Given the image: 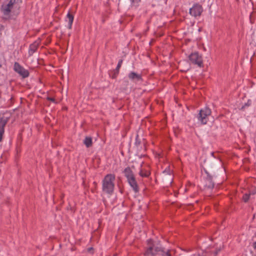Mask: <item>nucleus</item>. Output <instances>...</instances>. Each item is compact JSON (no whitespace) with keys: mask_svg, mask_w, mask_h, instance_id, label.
Masks as SVG:
<instances>
[{"mask_svg":"<svg viewBox=\"0 0 256 256\" xmlns=\"http://www.w3.org/2000/svg\"><path fill=\"white\" fill-rule=\"evenodd\" d=\"M147 244L144 252L146 256H172L170 250L165 248L158 242L148 239L147 240Z\"/></svg>","mask_w":256,"mask_h":256,"instance_id":"nucleus-1","label":"nucleus"},{"mask_svg":"<svg viewBox=\"0 0 256 256\" xmlns=\"http://www.w3.org/2000/svg\"><path fill=\"white\" fill-rule=\"evenodd\" d=\"M116 176L113 174H106L102 180V192L110 196L114 192Z\"/></svg>","mask_w":256,"mask_h":256,"instance_id":"nucleus-2","label":"nucleus"},{"mask_svg":"<svg viewBox=\"0 0 256 256\" xmlns=\"http://www.w3.org/2000/svg\"><path fill=\"white\" fill-rule=\"evenodd\" d=\"M123 173L127 179L128 184L134 192L136 193L138 192H139V188L134 175L131 168L130 167H126L124 170Z\"/></svg>","mask_w":256,"mask_h":256,"instance_id":"nucleus-3","label":"nucleus"},{"mask_svg":"<svg viewBox=\"0 0 256 256\" xmlns=\"http://www.w3.org/2000/svg\"><path fill=\"white\" fill-rule=\"evenodd\" d=\"M211 110L206 106L200 110L196 117L198 122L201 124H206L209 120V116L211 115Z\"/></svg>","mask_w":256,"mask_h":256,"instance_id":"nucleus-4","label":"nucleus"},{"mask_svg":"<svg viewBox=\"0 0 256 256\" xmlns=\"http://www.w3.org/2000/svg\"><path fill=\"white\" fill-rule=\"evenodd\" d=\"M188 58L190 62L198 66V67H202L203 66V60L202 56L198 52L192 53L189 56Z\"/></svg>","mask_w":256,"mask_h":256,"instance_id":"nucleus-5","label":"nucleus"},{"mask_svg":"<svg viewBox=\"0 0 256 256\" xmlns=\"http://www.w3.org/2000/svg\"><path fill=\"white\" fill-rule=\"evenodd\" d=\"M14 70L24 78L29 76L30 73L28 70L25 69L18 62L14 63Z\"/></svg>","mask_w":256,"mask_h":256,"instance_id":"nucleus-6","label":"nucleus"},{"mask_svg":"<svg viewBox=\"0 0 256 256\" xmlns=\"http://www.w3.org/2000/svg\"><path fill=\"white\" fill-rule=\"evenodd\" d=\"M203 12L202 6L198 4H194L192 8L190 9V14L194 17L200 16Z\"/></svg>","mask_w":256,"mask_h":256,"instance_id":"nucleus-7","label":"nucleus"},{"mask_svg":"<svg viewBox=\"0 0 256 256\" xmlns=\"http://www.w3.org/2000/svg\"><path fill=\"white\" fill-rule=\"evenodd\" d=\"M15 0H10L6 5H3L2 7V12L4 16H9L11 10L13 8Z\"/></svg>","mask_w":256,"mask_h":256,"instance_id":"nucleus-8","label":"nucleus"},{"mask_svg":"<svg viewBox=\"0 0 256 256\" xmlns=\"http://www.w3.org/2000/svg\"><path fill=\"white\" fill-rule=\"evenodd\" d=\"M40 44V40L38 39L30 45L28 51V54L29 56H32L33 54L36 52Z\"/></svg>","mask_w":256,"mask_h":256,"instance_id":"nucleus-9","label":"nucleus"},{"mask_svg":"<svg viewBox=\"0 0 256 256\" xmlns=\"http://www.w3.org/2000/svg\"><path fill=\"white\" fill-rule=\"evenodd\" d=\"M128 78L134 82L142 80V77L140 74H138L134 72H131L128 74Z\"/></svg>","mask_w":256,"mask_h":256,"instance_id":"nucleus-10","label":"nucleus"},{"mask_svg":"<svg viewBox=\"0 0 256 256\" xmlns=\"http://www.w3.org/2000/svg\"><path fill=\"white\" fill-rule=\"evenodd\" d=\"M8 120L6 119L2 118L0 119V142L2 140V135L4 133V128Z\"/></svg>","mask_w":256,"mask_h":256,"instance_id":"nucleus-11","label":"nucleus"},{"mask_svg":"<svg viewBox=\"0 0 256 256\" xmlns=\"http://www.w3.org/2000/svg\"><path fill=\"white\" fill-rule=\"evenodd\" d=\"M74 16L71 14L70 12H68L67 14L66 18V21L68 22L67 28L68 29H71L72 27V24L74 21Z\"/></svg>","mask_w":256,"mask_h":256,"instance_id":"nucleus-12","label":"nucleus"},{"mask_svg":"<svg viewBox=\"0 0 256 256\" xmlns=\"http://www.w3.org/2000/svg\"><path fill=\"white\" fill-rule=\"evenodd\" d=\"M84 144L86 148H90L92 144V138L90 136H86L84 140Z\"/></svg>","mask_w":256,"mask_h":256,"instance_id":"nucleus-13","label":"nucleus"},{"mask_svg":"<svg viewBox=\"0 0 256 256\" xmlns=\"http://www.w3.org/2000/svg\"><path fill=\"white\" fill-rule=\"evenodd\" d=\"M138 174L140 176L146 178L150 176V172L148 170H144L142 168H140Z\"/></svg>","mask_w":256,"mask_h":256,"instance_id":"nucleus-14","label":"nucleus"},{"mask_svg":"<svg viewBox=\"0 0 256 256\" xmlns=\"http://www.w3.org/2000/svg\"><path fill=\"white\" fill-rule=\"evenodd\" d=\"M207 184H206L208 188H212L214 187V183L212 181V176H208V178H207Z\"/></svg>","mask_w":256,"mask_h":256,"instance_id":"nucleus-15","label":"nucleus"},{"mask_svg":"<svg viewBox=\"0 0 256 256\" xmlns=\"http://www.w3.org/2000/svg\"><path fill=\"white\" fill-rule=\"evenodd\" d=\"M122 60H119L118 64H117L116 68L114 70V71L116 72V74H118L119 70L122 66Z\"/></svg>","mask_w":256,"mask_h":256,"instance_id":"nucleus-16","label":"nucleus"},{"mask_svg":"<svg viewBox=\"0 0 256 256\" xmlns=\"http://www.w3.org/2000/svg\"><path fill=\"white\" fill-rule=\"evenodd\" d=\"M250 194H245L242 197L243 200L244 202H247L250 198Z\"/></svg>","mask_w":256,"mask_h":256,"instance_id":"nucleus-17","label":"nucleus"},{"mask_svg":"<svg viewBox=\"0 0 256 256\" xmlns=\"http://www.w3.org/2000/svg\"><path fill=\"white\" fill-rule=\"evenodd\" d=\"M140 0H130V2L133 6H138Z\"/></svg>","mask_w":256,"mask_h":256,"instance_id":"nucleus-18","label":"nucleus"},{"mask_svg":"<svg viewBox=\"0 0 256 256\" xmlns=\"http://www.w3.org/2000/svg\"><path fill=\"white\" fill-rule=\"evenodd\" d=\"M252 42L256 46V35L253 34L252 36Z\"/></svg>","mask_w":256,"mask_h":256,"instance_id":"nucleus-19","label":"nucleus"},{"mask_svg":"<svg viewBox=\"0 0 256 256\" xmlns=\"http://www.w3.org/2000/svg\"><path fill=\"white\" fill-rule=\"evenodd\" d=\"M170 170H165L164 172H163V174H165L166 175H168V176H170Z\"/></svg>","mask_w":256,"mask_h":256,"instance_id":"nucleus-20","label":"nucleus"},{"mask_svg":"<svg viewBox=\"0 0 256 256\" xmlns=\"http://www.w3.org/2000/svg\"><path fill=\"white\" fill-rule=\"evenodd\" d=\"M118 74H116V72L114 71V74L112 76V78H116Z\"/></svg>","mask_w":256,"mask_h":256,"instance_id":"nucleus-21","label":"nucleus"},{"mask_svg":"<svg viewBox=\"0 0 256 256\" xmlns=\"http://www.w3.org/2000/svg\"><path fill=\"white\" fill-rule=\"evenodd\" d=\"M48 100H49L52 101V102H54V98H48Z\"/></svg>","mask_w":256,"mask_h":256,"instance_id":"nucleus-22","label":"nucleus"},{"mask_svg":"<svg viewBox=\"0 0 256 256\" xmlns=\"http://www.w3.org/2000/svg\"><path fill=\"white\" fill-rule=\"evenodd\" d=\"M254 248L255 250V251L256 252V242L254 243Z\"/></svg>","mask_w":256,"mask_h":256,"instance_id":"nucleus-23","label":"nucleus"},{"mask_svg":"<svg viewBox=\"0 0 256 256\" xmlns=\"http://www.w3.org/2000/svg\"><path fill=\"white\" fill-rule=\"evenodd\" d=\"M256 193V192H251L250 194H254Z\"/></svg>","mask_w":256,"mask_h":256,"instance_id":"nucleus-24","label":"nucleus"},{"mask_svg":"<svg viewBox=\"0 0 256 256\" xmlns=\"http://www.w3.org/2000/svg\"><path fill=\"white\" fill-rule=\"evenodd\" d=\"M211 154H212V156H214V152H211Z\"/></svg>","mask_w":256,"mask_h":256,"instance_id":"nucleus-25","label":"nucleus"},{"mask_svg":"<svg viewBox=\"0 0 256 256\" xmlns=\"http://www.w3.org/2000/svg\"><path fill=\"white\" fill-rule=\"evenodd\" d=\"M218 252H216V255L217 254Z\"/></svg>","mask_w":256,"mask_h":256,"instance_id":"nucleus-26","label":"nucleus"}]
</instances>
